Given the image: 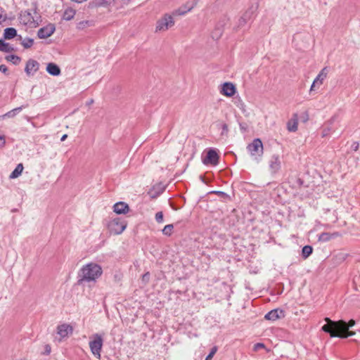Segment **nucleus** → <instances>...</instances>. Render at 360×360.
I'll list each match as a JSON object with an SVG mask.
<instances>
[{
    "label": "nucleus",
    "instance_id": "obj_1",
    "mask_svg": "<svg viewBox=\"0 0 360 360\" xmlns=\"http://www.w3.org/2000/svg\"><path fill=\"white\" fill-rule=\"evenodd\" d=\"M326 324L323 325L321 330L325 333H329L331 338L338 337L346 338L355 334L353 331H349V328L355 325V321L349 320L347 323L343 320L332 321L330 319L325 318Z\"/></svg>",
    "mask_w": 360,
    "mask_h": 360
},
{
    "label": "nucleus",
    "instance_id": "obj_2",
    "mask_svg": "<svg viewBox=\"0 0 360 360\" xmlns=\"http://www.w3.org/2000/svg\"><path fill=\"white\" fill-rule=\"evenodd\" d=\"M102 274L103 269L99 264L94 262L88 263L82 266L79 269L77 276V283L82 285L85 283H96L97 279L101 276Z\"/></svg>",
    "mask_w": 360,
    "mask_h": 360
},
{
    "label": "nucleus",
    "instance_id": "obj_3",
    "mask_svg": "<svg viewBox=\"0 0 360 360\" xmlns=\"http://www.w3.org/2000/svg\"><path fill=\"white\" fill-rule=\"evenodd\" d=\"M18 20L20 24L33 28L39 25L40 16L36 11L31 13L28 11H24L20 13Z\"/></svg>",
    "mask_w": 360,
    "mask_h": 360
},
{
    "label": "nucleus",
    "instance_id": "obj_4",
    "mask_svg": "<svg viewBox=\"0 0 360 360\" xmlns=\"http://www.w3.org/2000/svg\"><path fill=\"white\" fill-rule=\"evenodd\" d=\"M127 226V221L121 217L111 219L107 223V227L112 234L122 233Z\"/></svg>",
    "mask_w": 360,
    "mask_h": 360
},
{
    "label": "nucleus",
    "instance_id": "obj_5",
    "mask_svg": "<svg viewBox=\"0 0 360 360\" xmlns=\"http://www.w3.org/2000/svg\"><path fill=\"white\" fill-rule=\"evenodd\" d=\"M89 341V347L91 353L94 356L101 359V352L103 345V339L102 335L99 333L94 334Z\"/></svg>",
    "mask_w": 360,
    "mask_h": 360
},
{
    "label": "nucleus",
    "instance_id": "obj_6",
    "mask_svg": "<svg viewBox=\"0 0 360 360\" xmlns=\"http://www.w3.org/2000/svg\"><path fill=\"white\" fill-rule=\"evenodd\" d=\"M174 25L173 16L168 13L165 14L156 22L155 32H164Z\"/></svg>",
    "mask_w": 360,
    "mask_h": 360
},
{
    "label": "nucleus",
    "instance_id": "obj_7",
    "mask_svg": "<svg viewBox=\"0 0 360 360\" xmlns=\"http://www.w3.org/2000/svg\"><path fill=\"white\" fill-rule=\"evenodd\" d=\"M247 149L250 155L257 160L263 154V143L259 139H255L252 143L248 145Z\"/></svg>",
    "mask_w": 360,
    "mask_h": 360
},
{
    "label": "nucleus",
    "instance_id": "obj_8",
    "mask_svg": "<svg viewBox=\"0 0 360 360\" xmlns=\"http://www.w3.org/2000/svg\"><path fill=\"white\" fill-rule=\"evenodd\" d=\"M257 9V6H250L240 18L238 20V27H243L249 22L252 21L255 17Z\"/></svg>",
    "mask_w": 360,
    "mask_h": 360
},
{
    "label": "nucleus",
    "instance_id": "obj_9",
    "mask_svg": "<svg viewBox=\"0 0 360 360\" xmlns=\"http://www.w3.org/2000/svg\"><path fill=\"white\" fill-rule=\"evenodd\" d=\"M219 156L217 150L210 148L208 150L206 157L203 158L202 162L205 165L217 166L219 164Z\"/></svg>",
    "mask_w": 360,
    "mask_h": 360
},
{
    "label": "nucleus",
    "instance_id": "obj_10",
    "mask_svg": "<svg viewBox=\"0 0 360 360\" xmlns=\"http://www.w3.org/2000/svg\"><path fill=\"white\" fill-rule=\"evenodd\" d=\"M328 75L327 68H323L316 77L314 79L312 84L310 87V91H315L316 89H319L323 83L324 80L326 79Z\"/></svg>",
    "mask_w": 360,
    "mask_h": 360
},
{
    "label": "nucleus",
    "instance_id": "obj_11",
    "mask_svg": "<svg viewBox=\"0 0 360 360\" xmlns=\"http://www.w3.org/2000/svg\"><path fill=\"white\" fill-rule=\"evenodd\" d=\"M269 166L272 174L277 173L281 167V162L279 155H273L269 160Z\"/></svg>",
    "mask_w": 360,
    "mask_h": 360
},
{
    "label": "nucleus",
    "instance_id": "obj_12",
    "mask_svg": "<svg viewBox=\"0 0 360 360\" xmlns=\"http://www.w3.org/2000/svg\"><path fill=\"white\" fill-rule=\"evenodd\" d=\"M54 31L55 26L53 24H49L38 30L37 36L39 39H46L52 35Z\"/></svg>",
    "mask_w": 360,
    "mask_h": 360
},
{
    "label": "nucleus",
    "instance_id": "obj_13",
    "mask_svg": "<svg viewBox=\"0 0 360 360\" xmlns=\"http://www.w3.org/2000/svg\"><path fill=\"white\" fill-rule=\"evenodd\" d=\"M284 316V311L281 309H274L269 311L264 316V319L269 321H276L278 319Z\"/></svg>",
    "mask_w": 360,
    "mask_h": 360
},
{
    "label": "nucleus",
    "instance_id": "obj_14",
    "mask_svg": "<svg viewBox=\"0 0 360 360\" xmlns=\"http://www.w3.org/2000/svg\"><path fill=\"white\" fill-rule=\"evenodd\" d=\"M236 92V86L231 82H225L223 84L221 89V94L223 95L231 97Z\"/></svg>",
    "mask_w": 360,
    "mask_h": 360
},
{
    "label": "nucleus",
    "instance_id": "obj_15",
    "mask_svg": "<svg viewBox=\"0 0 360 360\" xmlns=\"http://www.w3.org/2000/svg\"><path fill=\"white\" fill-rule=\"evenodd\" d=\"M39 63L33 59H30L26 63L25 71L27 75H34L39 70Z\"/></svg>",
    "mask_w": 360,
    "mask_h": 360
},
{
    "label": "nucleus",
    "instance_id": "obj_16",
    "mask_svg": "<svg viewBox=\"0 0 360 360\" xmlns=\"http://www.w3.org/2000/svg\"><path fill=\"white\" fill-rule=\"evenodd\" d=\"M73 328L69 324H61L57 327V333L62 338H66L72 333Z\"/></svg>",
    "mask_w": 360,
    "mask_h": 360
},
{
    "label": "nucleus",
    "instance_id": "obj_17",
    "mask_svg": "<svg viewBox=\"0 0 360 360\" xmlns=\"http://www.w3.org/2000/svg\"><path fill=\"white\" fill-rule=\"evenodd\" d=\"M113 211L117 214H127L129 211V207L126 202H118L114 205Z\"/></svg>",
    "mask_w": 360,
    "mask_h": 360
},
{
    "label": "nucleus",
    "instance_id": "obj_18",
    "mask_svg": "<svg viewBox=\"0 0 360 360\" xmlns=\"http://www.w3.org/2000/svg\"><path fill=\"white\" fill-rule=\"evenodd\" d=\"M26 106L22 105L20 107L15 108L2 115H0V121L5 120V119H10V118L15 117Z\"/></svg>",
    "mask_w": 360,
    "mask_h": 360
},
{
    "label": "nucleus",
    "instance_id": "obj_19",
    "mask_svg": "<svg viewBox=\"0 0 360 360\" xmlns=\"http://www.w3.org/2000/svg\"><path fill=\"white\" fill-rule=\"evenodd\" d=\"M298 118L297 115L294 114L291 119L287 122V128L289 132H295L297 129Z\"/></svg>",
    "mask_w": 360,
    "mask_h": 360
},
{
    "label": "nucleus",
    "instance_id": "obj_20",
    "mask_svg": "<svg viewBox=\"0 0 360 360\" xmlns=\"http://www.w3.org/2000/svg\"><path fill=\"white\" fill-rule=\"evenodd\" d=\"M46 71L49 74L53 76H58L60 75V68L53 63H49L47 64Z\"/></svg>",
    "mask_w": 360,
    "mask_h": 360
},
{
    "label": "nucleus",
    "instance_id": "obj_21",
    "mask_svg": "<svg viewBox=\"0 0 360 360\" xmlns=\"http://www.w3.org/2000/svg\"><path fill=\"white\" fill-rule=\"evenodd\" d=\"M18 36L15 28L8 27L4 30V37L6 39H11L15 37H18Z\"/></svg>",
    "mask_w": 360,
    "mask_h": 360
},
{
    "label": "nucleus",
    "instance_id": "obj_22",
    "mask_svg": "<svg viewBox=\"0 0 360 360\" xmlns=\"http://www.w3.org/2000/svg\"><path fill=\"white\" fill-rule=\"evenodd\" d=\"M94 25L93 20H82L77 24V29L79 30H84L87 27H92Z\"/></svg>",
    "mask_w": 360,
    "mask_h": 360
},
{
    "label": "nucleus",
    "instance_id": "obj_23",
    "mask_svg": "<svg viewBox=\"0 0 360 360\" xmlns=\"http://www.w3.org/2000/svg\"><path fill=\"white\" fill-rule=\"evenodd\" d=\"M338 236V233H334L331 234L330 233L323 232L319 236V240L321 242H327L329 241L332 238Z\"/></svg>",
    "mask_w": 360,
    "mask_h": 360
},
{
    "label": "nucleus",
    "instance_id": "obj_24",
    "mask_svg": "<svg viewBox=\"0 0 360 360\" xmlns=\"http://www.w3.org/2000/svg\"><path fill=\"white\" fill-rule=\"evenodd\" d=\"M76 13V11L75 9L72 8H68L65 10L63 18L65 20H70L73 19Z\"/></svg>",
    "mask_w": 360,
    "mask_h": 360
},
{
    "label": "nucleus",
    "instance_id": "obj_25",
    "mask_svg": "<svg viewBox=\"0 0 360 360\" xmlns=\"http://www.w3.org/2000/svg\"><path fill=\"white\" fill-rule=\"evenodd\" d=\"M18 39L21 41V44L25 49L30 48L34 44V40L31 38L27 37L22 39L20 35H18Z\"/></svg>",
    "mask_w": 360,
    "mask_h": 360
},
{
    "label": "nucleus",
    "instance_id": "obj_26",
    "mask_svg": "<svg viewBox=\"0 0 360 360\" xmlns=\"http://www.w3.org/2000/svg\"><path fill=\"white\" fill-rule=\"evenodd\" d=\"M23 165L22 163L18 164L15 169L10 174V179H15L18 177L22 172Z\"/></svg>",
    "mask_w": 360,
    "mask_h": 360
},
{
    "label": "nucleus",
    "instance_id": "obj_27",
    "mask_svg": "<svg viewBox=\"0 0 360 360\" xmlns=\"http://www.w3.org/2000/svg\"><path fill=\"white\" fill-rule=\"evenodd\" d=\"M313 248L310 245H305L302 248V257L304 259H307L309 255L312 253Z\"/></svg>",
    "mask_w": 360,
    "mask_h": 360
},
{
    "label": "nucleus",
    "instance_id": "obj_28",
    "mask_svg": "<svg viewBox=\"0 0 360 360\" xmlns=\"http://www.w3.org/2000/svg\"><path fill=\"white\" fill-rule=\"evenodd\" d=\"M173 229H174L173 224H167L162 230V232L163 235L167 236H170L172 235Z\"/></svg>",
    "mask_w": 360,
    "mask_h": 360
},
{
    "label": "nucleus",
    "instance_id": "obj_29",
    "mask_svg": "<svg viewBox=\"0 0 360 360\" xmlns=\"http://www.w3.org/2000/svg\"><path fill=\"white\" fill-rule=\"evenodd\" d=\"M8 61H11L14 64H18L20 61V58L15 55H9L6 57Z\"/></svg>",
    "mask_w": 360,
    "mask_h": 360
},
{
    "label": "nucleus",
    "instance_id": "obj_30",
    "mask_svg": "<svg viewBox=\"0 0 360 360\" xmlns=\"http://www.w3.org/2000/svg\"><path fill=\"white\" fill-rule=\"evenodd\" d=\"M217 352V347H216V346L213 347L211 349V351L209 353V354L206 356L205 360H211Z\"/></svg>",
    "mask_w": 360,
    "mask_h": 360
},
{
    "label": "nucleus",
    "instance_id": "obj_31",
    "mask_svg": "<svg viewBox=\"0 0 360 360\" xmlns=\"http://www.w3.org/2000/svg\"><path fill=\"white\" fill-rule=\"evenodd\" d=\"M112 0H97V5L99 6H105L110 5Z\"/></svg>",
    "mask_w": 360,
    "mask_h": 360
},
{
    "label": "nucleus",
    "instance_id": "obj_32",
    "mask_svg": "<svg viewBox=\"0 0 360 360\" xmlns=\"http://www.w3.org/2000/svg\"><path fill=\"white\" fill-rule=\"evenodd\" d=\"M191 9V8H188L187 10H181V8H179L178 10H176L173 12V15H181L186 14L188 11H189Z\"/></svg>",
    "mask_w": 360,
    "mask_h": 360
},
{
    "label": "nucleus",
    "instance_id": "obj_33",
    "mask_svg": "<svg viewBox=\"0 0 360 360\" xmlns=\"http://www.w3.org/2000/svg\"><path fill=\"white\" fill-rule=\"evenodd\" d=\"M155 220L158 223H162L163 221V213L162 212H158L155 214Z\"/></svg>",
    "mask_w": 360,
    "mask_h": 360
},
{
    "label": "nucleus",
    "instance_id": "obj_34",
    "mask_svg": "<svg viewBox=\"0 0 360 360\" xmlns=\"http://www.w3.org/2000/svg\"><path fill=\"white\" fill-rule=\"evenodd\" d=\"M4 49H1L2 51L9 52L13 50V47L9 44L4 42Z\"/></svg>",
    "mask_w": 360,
    "mask_h": 360
},
{
    "label": "nucleus",
    "instance_id": "obj_35",
    "mask_svg": "<svg viewBox=\"0 0 360 360\" xmlns=\"http://www.w3.org/2000/svg\"><path fill=\"white\" fill-rule=\"evenodd\" d=\"M348 255L347 253H345V252H340L339 253L338 255H337V257L340 259V260H342L344 261L347 257Z\"/></svg>",
    "mask_w": 360,
    "mask_h": 360
},
{
    "label": "nucleus",
    "instance_id": "obj_36",
    "mask_svg": "<svg viewBox=\"0 0 360 360\" xmlns=\"http://www.w3.org/2000/svg\"><path fill=\"white\" fill-rule=\"evenodd\" d=\"M359 144L358 142H354L350 146V150L356 151L359 148Z\"/></svg>",
    "mask_w": 360,
    "mask_h": 360
},
{
    "label": "nucleus",
    "instance_id": "obj_37",
    "mask_svg": "<svg viewBox=\"0 0 360 360\" xmlns=\"http://www.w3.org/2000/svg\"><path fill=\"white\" fill-rule=\"evenodd\" d=\"M6 15L4 14V11L0 8V24L6 20Z\"/></svg>",
    "mask_w": 360,
    "mask_h": 360
},
{
    "label": "nucleus",
    "instance_id": "obj_38",
    "mask_svg": "<svg viewBox=\"0 0 360 360\" xmlns=\"http://www.w3.org/2000/svg\"><path fill=\"white\" fill-rule=\"evenodd\" d=\"M149 278H150V274H149V272H146L142 276V280L143 281H145V282H148L149 281Z\"/></svg>",
    "mask_w": 360,
    "mask_h": 360
},
{
    "label": "nucleus",
    "instance_id": "obj_39",
    "mask_svg": "<svg viewBox=\"0 0 360 360\" xmlns=\"http://www.w3.org/2000/svg\"><path fill=\"white\" fill-rule=\"evenodd\" d=\"M264 345L263 343H257L254 345V349L255 351L258 350L260 348H264Z\"/></svg>",
    "mask_w": 360,
    "mask_h": 360
},
{
    "label": "nucleus",
    "instance_id": "obj_40",
    "mask_svg": "<svg viewBox=\"0 0 360 360\" xmlns=\"http://www.w3.org/2000/svg\"><path fill=\"white\" fill-rule=\"evenodd\" d=\"M6 136H0V148L4 147L6 143Z\"/></svg>",
    "mask_w": 360,
    "mask_h": 360
},
{
    "label": "nucleus",
    "instance_id": "obj_41",
    "mask_svg": "<svg viewBox=\"0 0 360 360\" xmlns=\"http://www.w3.org/2000/svg\"><path fill=\"white\" fill-rule=\"evenodd\" d=\"M7 70V67L5 65H0V72L5 73Z\"/></svg>",
    "mask_w": 360,
    "mask_h": 360
},
{
    "label": "nucleus",
    "instance_id": "obj_42",
    "mask_svg": "<svg viewBox=\"0 0 360 360\" xmlns=\"http://www.w3.org/2000/svg\"><path fill=\"white\" fill-rule=\"evenodd\" d=\"M51 352V347L49 345H46V353L49 354Z\"/></svg>",
    "mask_w": 360,
    "mask_h": 360
},
{
    "label": "nucleus",
    "instance_id": "obj_43",
    "mask_svg": "<svg viewBox=\"0 0 360 360\" xmlns=\"http://www.w3.org/2000/svg\"><path fill=\"white\" fill-rule=\"evenodd\" d=\"M4 41L3 40H1L0 39V51H1V49H4Z\"/></svg>",
    "mask_w": 360,
    "mask_h": 360
},
{
    "label": "nucleus",
    "instance_id": "obj_44",
    "mask_svg": "<svg viewBox=\"0 0 360 360\" xmlns=\"http://www.w3.org/2000/svg\"><path fill=\"white\" fill-rule=\"evenodd\" d=\"M307 120H308V115H307V113H306V112H305V113L304 114V116H303V120L305 122V121H307Z\"/></svg>",
    "mask_w": 360,
    "mask_h": 360
},
{
    "label": "nucleus",
    "instance_id": "obj_45",
    "mask_svg": "<svg viewBox=\"0 0 360 360\" xmlns=\"http://www.w3.org/2000/svg\"><path fill=\"white\" fill-rule=\"evenodd\" d=\"M216 193H217L219 195H225V193L223 191H215Z\"/></svg>",
    "mask_w": 360,
    "mask_h": 360
},
{
    "label": "nucleus",
    "instance_id": "obj_46",
    "mask_svg": "<svg viewBox=\"0 0 360 360\" xmlns=\"http://www.w3.org/2000/svg\"><path fill=\"white\" fill-rule=\"evenodd\" d=\"M67 137L68 136H61L60 141H64L67 139Z\"/></svg>",
    "mask_w": 360,
    "mask_h": 360
}]
</instances>
